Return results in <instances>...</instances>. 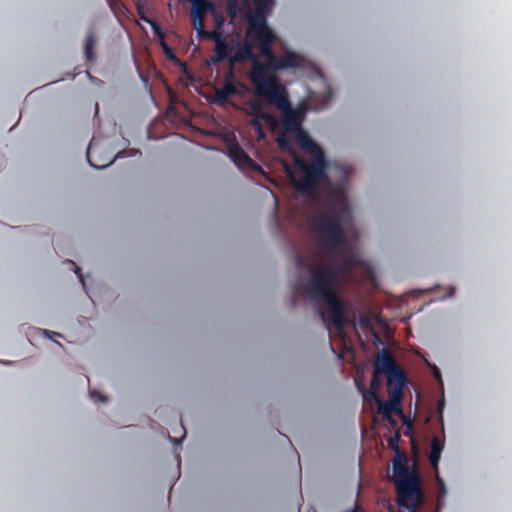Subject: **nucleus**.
Returning <instances> with one entry per match:
<instances>
[{
    "label": "nucleus",
    "instance_id": "nucleus-1",
    "mask_svg": "<svg viewBox=\"0 0 512 512\" xmlns=\"http://www.w3.org/2000/svg\"><path fill=\"white\" fill-rule=\"evenodd\" d=\"M341 269L337 264L309 265L308 276L301 284L304 295L314 304L324 309L320 315L324 323L342 330L349 323L347 305L338 294Z\"/></svg>",
    "mask_w": 512,
    "mask_h": 512
},
{
    "label": "nucleus",
    "instance_id": "nucleus-2",
    "mask_svg": "<svg viewBox=\"0 0 512 512\" xmlns=\"http://www.w3.org/2000/svg\"><path fill=\"white\" fill-rule=\"evenodd\" d=\"M281 112V116L271 120L270 127L278 133L276 138L278 146L284 151H292L293 138L300 148H314L315 141L302 125L310 110L308 100H302L296 107H292L289 94L284 85L256 94Z\"/></svg>",
    "mask_w": 512,
    "mask_h": 512
},
{
    "label": "nucleus",
    "instance_id": "nucleus-3",
    "mask_svg": "<svg viewBox=\"0 0 512 512\" xmlns=\"http://www.w3.org/2000/svg\"><path fill=\"white\" fill-rule=\"evenodd\" d=\"M350 217V210L341 186L331 188V199L326 211L315 214L311 228L317 236L321 250L327 254H337L346 245V232L343 227Z\"/></svg>",
    "mask_w": 512,
    "mask_h": 512
},
{
    "label": "nucleus",
    "instance_id": "nucleus-4",
    "mask_svg": "<svg viewBox=\"0 0 512 512\" xmlns=\"http://www.w3.org/2000/svg\"><path fill=\"white\" fill-rule=\"evenodd\" d=\"M312 156L311 161L305 160L294 150L289 151L292 154L295 167L300 172L296 177L289 165H285V172L295 190L304 195L307 199L314 201L319 198L322 183L328 180L327 161L323 149L315 143L314 148H301Z\"/></svg>",
    "mask_w": 512,
    "mask_h": 512
},
{
    "label": "nucleus",
    "instance_id": "nucleus-5",
    "mask_svg": "<svg viewBox=\"0 0 512 512\" xmlns=\"http://www.w3.org/2000/svg\"><path fill=\"white\" fill-rule=\"evenodd\" d=\"M273 4L274 0H227V12L231 18L245 13V40L253 48L276 40V35L267 23V16Z\"/></svg>",
    "mask_w": 512,
    "mask_h": 512
},
{
    "label": "nucleus",
    "instance_id": "nucleus-6",
    "mask_svg": "<svg viewBox=\"0 0 512 512\" xmlns=\"http://www.w3.org/2000/svg\"><path fill=\"white\" fill-rule=\"evenodd\" d=\"M393 482L397 504L408 512H417L424 501V492L419 475L410 470L406 453L396 455L393 460Z\"/></svg>",
    "mask_w": 512,
    "mask_h": 512
},
{
    "label": "nucleus",
    "instance_id": "nucleus-7",
    "mask_svg": "<svg viewBox=\"0 0 512 512\" xmlns=\"http://www.w3.org/2000/svg\"><path fill=\"white\" fill-rule=\"evenodd\" d=\"M272 44L273 42H267L256 47L260 50V54L267 60L266 62H259L255 59L252 62L250 79L255 88V94L282 85L277 74L273 73L274 66L270 64L273 58H278V56L273 53Z\"/></svg>",
    "mask_w": 512,
    "mask_h": 512
},
{
    "label": "nucleus",
    "instance_id": "nucleus-8",
    "mask_svg": "<svg viewBox=\"0 0 512 512\" xmlns=\"http://www.w3.org/2000/svg\"><path fill=\"white\" fill-rule=\"evenodd\" d=\"M383 374L387 378V390L396 388L398 385H406L407 376L403 369L396 363L393 354L387 348H383L373 363V376L370 388L379 390L381 381L379 376Z\"/></svg>",
    "mask_w": 512,
    "mask_h": 512
},
{
    "label": "nucleus",
    "instance_id": "nucleus-9",
    "mask_svg": "<svg viewBox=\"0 0 512 512\" xmlns=\"http://www.w3.org/2000/svg\"><path fill=\"white\" fill-rule=\"evenodd\" d=\"M199 38L203 40H211L215 43L214 53L207 61L209 65H216L225 61H228L230 64V58L235 49L234 40L227 41L223 37V34H219L216 31L204 33V35Z\"/></svg>",
    "mask_w": 512,
    "mask_h": 512
},
{
    "label": "nucleus",
    "instance_id": "nucleus-10",
    "mask_svg": "<svg viewBox=\"0 0 512 512\" xmlns=\"http://www.w3.org/2000/svg\"><path fill=\"white\" fill-rule=\"evenodd\" d=\"M270 64L274 66L273 73L275 74L281 70L303 71L311 65L305 56L294 51H287L283 55L278 56V58H273Z\"/></svg>",
    "mask_w": 512,
    "mask_h": 512
},
{
    "label": "nucleus",
    "instance_id": "nucleus-11",
    "mask_svg": "<svg viewBox=\"0 0 512 512\" xmlns=\"http://www.w3.org/2000/svg\"><path fill=\"white\" fill-rule=\"evenodd\" d=\"M404 387L405 385H398L396 388L390 389V391H388V400H379L377 402L378 412L382 415L383 418L392 415L393 413L402 415Z\"/></svg>",
    "mask_w": 512,
    "mask_h": 512
},
{
    "label": "nucleus",
    "instance_id": "nucleus-12",
    "mask_svg": "<svg viewBox=\"0 0 512 512\" xmlns=\"http://www.w3.org/2000/svg\"><path fill=\"white\" fill-rule=\"evenodd\" d=\"M230 158L237 164H245L251 168L260 169V166L255 163L247 153L240 147L238 143H234L228 147Z\"/></svg>",
    "mask_w": 512,
    "mask_h": 512
},
{
    "label": "nucleus",
    "instance_id": "nucleus-13",
    "mask_svg": "<svg viewBox=\"0 0 512 512\" xmlns=\"http://www.w3.org/2000/svg\"><path fill=\"white\" fill-rule=\"evenodd\" d=\"M254 48L245 40L243 46L239 47L237 51L230 58V70L236 63L243 62L246 59L255 60Z\"/></svg>",
    "mask_w": 512,
    "mask_h": 512
},
{
    "label": "nucleus",
    "instance_id": "nucleus-14",
    "mask_svg": "<svg viewBox=\"0 0 512 512\" xmlns=\"http://www.w3.org/2000/svg\"><path fill=\"white\" fill-rule=\"evenodd\" d=\"M249 114L267 122L270 125L271 120H274V116L264 111L263 103L260 100L253 99L248 103Z\"/></svg>",
    "mask_w": 512,
    "mask_h": 512
},
{
    "label": "nucleus",
    "instance_id": "nucleus-15",
    "mask_svg": "<svg viewBox=\"0 0 512 512\" xmlns=\"http://www.w3.org/2000/svg\"><path fill=\"white\" fill-rule=\"evenodd\" d=\"M233 72L229 70L226 75V82L223 87L216 92V97L219 102L227 101L232 95L237 93L235 85L229 80L232 78Z\"/></svg>",
    "mask_w": 512,
    "mask_h": 512
},
{
    "label": "nucleus",
    "instance_id": "nucleus-16",
    "mask_svg": "<svg viewBox=\"0 0 512 512\" xmlns=\"http://www.w3.org/2000/svg\"><path fill=\"white\" fill-rule=\"evenodd\" d=\"M95 47H96V37L93 32L87 34L84 44V55L86 61L93 62L96 58L95 56Z\"/></svg>",
    "mask_w": 512,
    "mask_h": 512
},
{
    "label": "nucleus",
    "instance_id": "nucleus-17",
    "mask_svg": "<svg viewBox=\"0 0 512 512\" xmlns=\"http://www.w3.org/2000/svg\"><path fill=\"white\" fill-rule=\"evenodd\" d=\"M151 26H152V29H153L154 33L160 38V44H161V46L163 48V51H164L165 55L169 59L175 60L176 56L174 54V51L164 41L165 35H164L163 31L161 30V28L159 27V25L157 23H151Z\"/></svg>",
    "mask_w": 512,
    "mask_h": 512
},
{
    "label": "nucleus",
    "instance_id": "nucleus-18",
    "mask_svg": "<svg viewBox=\"0 0 512 512\" xmlns=\"http://www.w3.org/2000/svg\"><path fill=\"white\" fill-rule=\"evenodd\" d=\"M442 451V445L437 438H433L431 443V452L429 455V460L434 469H437L438 462L440 460V455Z\"/></svg>",
    "mask_w": 512,
    "mask_h": 512
},
{
    "label": "nucleus",
    "instance_id": "nucleus-19",
    "mask_svg": "<svg viewBox=\"0 0 512 512\" xmlns=\"http://www.w3.org/2000/svg\"><path fill=\"white\" fill-rule=\"evenodd\" d=\"M86 157H87V161L90 164V166H92L96 169H103L113 162V160L96 162L92 156V143H90L87 148Z\"/></svg>",
    "mask_w": 512,
    "mask_h": 512
},
{
    "label": "nucleus",
    "instance_id": "nucleus-20",
    "mask_svg": "<svg viewBox=\"0 0 512 512\" xmlns=\"http://www.w3.org/2000/svg\"><path fill=\"white\" fill-rule=\"evenodd\" d=\"M400 438H401L400 431H399V429H397L395 431L394 435L390 436L388 439V445L395 452L396 455L405 453L404 451L400 450V448H399Z\"/></svg>",
    "mask_w": 512,
    "mask_h": 512
},
{
    "label": "nucleus",
    "instance_id": "nucleus-21",
    "mask_svg": "<svg viewBox=\"0 0 512 512\" xmlns=\"http://www.w3.org/2000/svg\"><path fill=\"white\" fill-rule=\"evenodd\" d=\"M212 14H213V17H214V29L212 31H216L219 34H223L222 33V28H223V25H224V17L222 15L218 14L216 12V10Z\"/></svg>",
    "mask_w": 512,
    "mask_h": 512
},
{
    "label": "nucleus",
    "instance_id": "nucleus-22",
    "mask_svg": "<svg viewBox=\"0 0 512 512\" xmlns=\"http://www.w3.org/2000/svg\"><path fill=\"white\" fill-rule=\"evenodd\" d=\"M358 324L365 329L373 330L371 318L368 314H360Z\"/></svg>",
    "mask_w": 512,
    "mask_h": 512
},
{
    "label": "nucleus",
    "instance_id": "nucleus-23",
    "mask_svg": "<svg viewBox=\"0 0 512 512\" xmlns=\"http://www.w3.org/2000/svg\"><path fill=\"white\" fill-rule=\"evenodd\" d=\"M364 398L365 399H373L376 403L379 400H381V398L378 395V390L377 389H373V388H369V390L365 391Z\"/></svg>",
    "mask_w": 512,
    "mask_h": 512
},
{
    "label": "nucleus",
    "instance_id": "nucleus-24",
    "mask_svg": "<svg viewBox=\"0 0 512 512\" xmlns=\"http://www.w3.org/2000/svg\"><path fill=\"white\" fill-rule=\"evenodd\" d=\"M437 484L439 487L440 495H445L447 493V490H446L444 482L439 477H437Z\"/></svg>",
    "mask_w": 512,
    "mask_h": 512
},
{
    "label": "nucleus",
    "instance_id": "nucleus-25",
    "mask_svg": "<svg viewBox=\"0 0 512 512\" xmlns=\"http://www.w3.org/2000/svg\"><path fill=\"white\" fill-rule=\"evenodd\" d=\"M91 396L94 398V397H97V399L101 402H105L107 400V397L104 396L103 394L101 393H98L96 391H91L90 392Z\"/></svg>",
    "mask_w": 512,
    "mask_h": 512
},
{
    "label": "nucleus",
    "instance_id": "nucleus-26",
    "mask_svg": "<svg viewBox=\"0 0 512 512\" xmlns=\"http://www.w3.org/2000/svg\"><path fill=\"white\" fill-rule=\"evenodd\" d=\"M388 424H390L392 427H396L397 426V421L395 420V418L392 416V415H389L387 417H384L383 418Z\"/></svg>",
    "mask_w": 512,
    "mask_h": 512
},
{
    "label": "nucleus",
    "instance_id": "nucleus-27",
    "mask_svg": "<svg viewBox=\"0 0 512 512\" xmlns=\"http://www.w3.org/2000/svg\"><path fill=\"white\" fill-rule=\"evenodd\" d=\"M402 417V420H403V424L404 425H407L409 428L412 427V422L409 418L405 417L404 414L402 413V415H400Z\"/></svg>",
    "mask_w": 512,
    "mask_h": 512
},
{
    "label": "nucleus",
    "instance_id": "nucleus-28",
    "mask_svg": "<svg viewBox=\"0 0 512 512\" xmlns=\"http://www.w3.org/2000/svg\"><path fill=\"white\" fill-rule=\"evenodd\" d=\"M76 274H78L79 278H80V281L82 282L83 286H85V283H84V280H83V277L80 273V268L76 267V270H75Z\"/></svg>",
    "mask_w": 512,
    "mask_h": 512
},
{
    "label": "nucleus",
    "instance_id": "nucleus-29",
    "mask_svg": "<svg viewBox=\"0 0 512 512\" xmlns=\"http://www.w3.org/2000/svg\"><path fill=\"white\" fill-rule=\"evenodd\" d=\"M440 509H441V503H440V501H438L435 512H439Z\"/></svg>",
    "mask_w": 512,
    "mask_h": 512
},
{
    "label": "nucleus",
    "instance_id": "nucleus-30",
    "mask_svg": "<svg viewBox=\"0 0 512 512\" xmlns=\"http://www.w3.org/2000/svg\"><path fill=\"white\" fill-rule=\"evenodd\" d=\"M124 152H119L116 157H123Z\"/></svg>",
    "mask_w": 512,
    "mask_h": 512
},
{
    "label": "nucleus",
    "instance_id": "nucleus-31",
    "mask_svg": "<svg viewBox=\"0 0 512 512\" xmlns=\"http://www.w3.org/2000/svg\"><path fill=\"white\" fill-rule=\"evenodd\" d=\"M252 125H258L257 121L252 122Z\"/></svg>",
    "mask_w": 512,
    "mask_h": 512
},
{
    "label": "nucleus",
    "instance_id": "nucleus-32",
    "mask_svg": "<svg viewBox=\"0 0 512 512\" xmlns=\"http://www.w3.org/2000/svg\"><path fill=\"white\" fill-rule=\"evenodd\" d=\"M352 512H355V510H353Z\"/></svg>",
    "mask_w": 512,
    "mask_h": 512
}]
</instances>
